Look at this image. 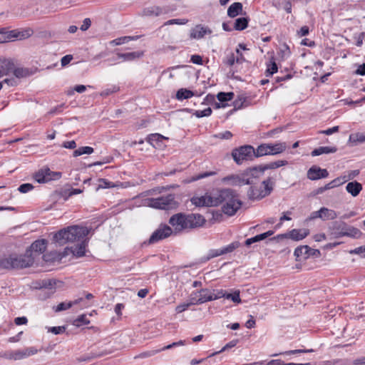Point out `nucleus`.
Masks as SVG:
<instances>
[{"mask_svg": "<svg viewBox=\"0 0 365 365\" xmlns=\"http://www.w3.org/2000/svg\"><path fill=\"white\" fill-rule=\"evenodd\" d=\"M217 205L224 203L222 207V212L228 215H234L242 206V201L238 199L237 193L230 188L222 189L218 191L216 196Z\"/></svg>", "mask_w": 365, "mask_h": 365, "instance_id": "nucleus-1", "label": "nucleus"}, {"mask_svg": "<svg viewBox=\"0 0 365 365\" xmlns=\"http://www.w3.org/2000/svg\"><path fill=\"white\" fill-rule=\"evenodd\" d=\"M89 230L82 226H70L55 233L53 240L60 246L68 242L82 241L88 235Z\"/></svg>", "mask_w": 365, "mask_h": 365, "instance_id": "nucleus-2", "label": "nucleus"}, {"mask_svg": "<svg viewBox=\"0 0 365 365\" xmlns=\"http://www.w3.org/2000/svg\"><path fill=\"white\" fill-rule=\"evenodd\" d=\"M34 256H31L30 251L23 255L11 254L0 258V268L5 269H19L29 267L34 262Z\"/></svg>", "mask_w": 365, "mask_h": 365, "instance_id": "nucleus-3", "label": "nucleus"}, {"mask_svg": "<svg viewBox=\"0 0 365 365\" xmlns=\"http://www.w3.org/2000/svg\"><path fill=\"white\" fill-rule=\"evenodd\" d=\"M247 197L250 200H259L270 195L274 185V180L272 177L263 180L259 186L256 184L250 185Z\"/></svg>", "mask_w": 365, "mask_h": 365, "instance_id": "nucleus-4", "label": "nucleus"}, {"mask_svg": "<svg viewBox=\"0 0 365 365\" xmlns=\"http://www.w3.org/2000/svg\"><path fill=\"white\" fill-rule=\"evenodd\" d=\"M232 157L237 165H242L245 161H252L257 156V149L250 145H245L235 148L232 150Z\"/></svg>", "mask_w": 365, "mask_h": 365, "instance_id": "nucleus-5", "label": "nucleus"}, {"mask_svg": "<svg viewBox=\"0 0 365 365\" xmlns=\"http://www.w3.org/2000/svg\"><path fill=\"white\" fill-rule=\"evenodd\" d=\"M34 31L27 28L22 30H8L6 28L0 29V43L9 42L15 39H25L30 37Z\"/></svg>", "mask_w": 365, "mask_h": 365, "instance_id": "nucleus-6", "label": "nucleus"}, {"mask_svg": "<svg viewBox=\"0 0 365 365\" xmlns=\"http://www.w3.org/2000/svg\"><path fill=\"white\" fill-rule=\"evenodd\" d=\"M148 205L150 207L160 210H173L178 207V202L175 200V195L168 194L156 198L148 200Z\"/></svg>", "mask_w": 365, "mask_h": 365, "instance_id": "nucleus-7", "label": "nucleus"}, {"mask_svg": "<svg viewBox=\"0 0 365 365\" xmlns=\"http://www.w3.org/2000/svg\"><path fill=\"white\" fill-rule=\"evenodd\" d=\"M287 148L285 143H263L257 148V156L274 155L283 153Z\"/></svg>", "mask_w": 365, "mask_h": 365, "instance_id": "nucleus-8", "label": "nucleus"}, {"mask_svg": "<svg viewBox=\"0 0 365 365\" xmlns=\"http://www.w3.org/2000/svg\"><path fill=\"white\" fill-rule=\"evenodd\" d=\"M261 165L247 168L242 173V182L244 185L257 184L258 179L264 175Z\"/></svg>", "mask_w": 365, "mask_h": 365, "instance_id": "nucleus-9", "label": "nucleus"}, {"mask_svg": "<svg viewBox=\"0 0 365 365\" xmlns=\"http://www.w3.org/2000/svg\"><path fill=\"white\" fill-rule=\"evenodd\" d=\"M173 234L172 228L164 224H161L159 227L155 230L150 235V238L144 242L145 245H152L163 240Z\"/></svg>", "mask_w": 365, "mask_h": 365, "instance_id": "nucleus-10", "label": "nucleus"}, {"mask_svg": "<svg viewBox=\"0 0 365 365\" xmlns=\"http://www.w3.org/2000/svg\"><path fill=\"white\" fill-rule=\"evenodd\" d=\"M61 178V173L51 171L48 168H43L36 173L35 180L39 183H44Z\"/></svg>", "mask_w": 365, "mask_h": 365, "instance_id": "nucleus-11", "label": "nucleus"}, {"mask_svg": "<svg viewBox=\"0 0 365 365\" xmlns=\"http://www.w3.org/2000/svg\"><path fill=\"white\" fill-rule=\"evenodd\" d=\"M240 244L239 242L235 241L230 245L222 247L220 249H212L210 250L207 256L205 257L206 260H210L214 257H217L232 252L235 250L240 247Z\"/></svg>", "mask_w": 365, "mask_h": 365, "instance_id": "nucleus-12", "label": "nucleus"}, {"mask_svg": "<svg viewBox=\"0 0 365 365\" xmlns=\"http://www.w3.org/2000/svg\"><path fill=\"white\" fill-rule=\"evenodd\" d=\"M186 214L178 212L170 217L169 224L174 227L176 232L187 230Z\"/></svg>", "mask_w": 365, "mask_h": 365, "instance_id": "nucleus-13", "label": "nucleus"}, {"mask_svg": "<svg viewBox=\"0 0 365 365\" xmlns=\"http://www.w3.org/2000/svg\"><path fill=\"white\" fill-rule=\"evenodd\" d=\"M187 230L195 229L202 227L205 223V217L200 214H186Z\"/></svg>", "mask_w": 365, "mask_h": 365, "instance_id": "nucleus-14", "label": "nucleus"}, {"mask_svg": "<svg viewBox=\"0 0 365 365\" xmlns=\"http://www.w3.org/2000/svg\"><path fill=\"white\" fill-rule=\"evenodd\" d=\"M185 344V341H183V340H180L177 342H173L170 344H168L167 346H164L160 349H152V350H149V351H144V352H142L140 353L139 355L136 356L135 358H148V357H150V356H153L155 354H157L158 353L162 351H165V350H167V349H172L173 347H176V346H182V345H184Z\"/></svg>", "mask_w": 365, "mask_h": 365, "instance_id": "nucleus-15", "label": "nucleus"}, {"mask_svg": "<svg viewBox=\"0 0 365 365\" xmlns=\"http://www.w3.org/2000/svg\"><path fill=\"white\" fill-rule=\"evenodd\" d=\"M309 235V231L307 230H298L293 229L287 233L278 235L277 238L278 239H284V238H290L295 241H299L303 240Z\"/></svg>", "mask_w": 365, "mask_h": 365, "instance_id": "nucleus-16", "label": "nucleus"}, {"mask_svg": "<svg viewBox=\"0 0 365 365\" xmlns=\"http://www.w3.org/2000/svg\"><path fill=\"white\" fill-rule=\"evenodd\" d=\"M307 175L308 179L317 180L327 178L329 172L327 169H322L319 166L313 165L308 170Z\"/></svg>", "mask_w": 365, "mask_h": 365, "instance_id": "nucleus-17", "label": "nucleus"}, {"mask_svg": "<svg viewBox=\"0 0 365 365\" xmlns=\"http://www.w3.org/2000/svg\"><path fill=\"white\" fill-rule=\"evenodd\" d=\"M329 230L330 231L331 238H339L344 236L343 233L346 232V224L344 222L335 221L331 223Z\"/></svg>", "mask_w": 365, "mask_h": 365, "instance_id": "nucleus-18", "label": "nucleus"}, {"mask_svg": "<svg viewBox=\"0 0 365 365\" xmlns=\"http://www.w3.org/2000/svg\"><path fill=\"white\" fill-rule=\"evenodd\" d=\"M319 253V250L310 248L307 245L297 247L294 250V256L297 260L307 259L309 256L314 255L315 252Z\"/></svg>", "mask_w": 365, "mask_h": 365, "instance_id": "nucleus-19", "label": "nucleus"}, {"mask_svg": "<svg viewBox=\"0 0 365 365\" xmlns=\"http://www.w3.org/2000/svg\"><path fill=\"white\" fill-rule=\"evenodd\" d=\"M86 246L87 243L86 240L83 239L82 241H80V244L71 247H66L64 252L66 254H68V252H69L76 257H81L85 255Z\"/></svg>", "mask_w": 365, "mask_h": 365, "instance_id": "nucleus-20", "label": "nucleus"}, {"mask_svg": "<svg viewBox=\"0 0 365 365\" xmlns=\"http://www.w3.org/2000/svg\"><path fill=\"white\" fill-rule=\"evenodd\" d=\"M169 13V9L167 6H151L146 7L143 9V14L146 16H158L163 14H167Z\"/></svg>", "mask_w": 365, "mask_h": 365, "instance_id": "nucleus-21", "label": "nucleus"}, {"mask_svg": "<svg viewBox=\"0 0 365 365\" xmlns=\"http://www.w3.org/2000/svg\"><path fill=\"white\" fill-rule=\"evenodd\" d=\"M192 202L197 207L217 206V202H216V197L212 195L195 197L192 200Z\"/></svg>", "mask_w": 365, "mask_h": 365, "instance_id": "nucleus-22", "label": "nucleus"}, {"mask_svg": "<svg viewBox=\"0 0 365 365\" xmlns=\"http://www.w3.org/2000/svg\"><path fill=\"white\" fill-rule=\"evenodd\" d=\"M46 246H47V240H44V239L37 240L34 241L30 246L29 249L26 250V251H30L31 256H33L34 252L39 255L45 252V250L46 249Z\"/></svg>", "mask_w": 365, "mask_h": 365, "instance_id": "nucleus-23", "label": "nucleus"}, {"mask_svg": "<svg viewBox=\"0 0 365 365\" xmlns=\"http://www.w3.org/2000/svg\"><path fill=\"white\" fill-rule=\"evenodd\" d=\"M212 31L201 24L195 26L190 31V38L200 39L203 38L206 34H210Z\"/></svg>", "mask_w": 365, "mask_h": 365, "instance_id": "nucleus-24", "label": "nucleus"}, {"mask_svg": "<svg viewBox=\"0 0 365 365\" xmlns=\"http://www.w3.org/2000/svg\"><path fill=\"white\" fill-rule=\"evenodd\" d=\"M200 294V297L196 300V302H192V304H202L207 302L213 301V293H212L207 289H201L198 291Z\"/></svg>", "mask_w": 365, "mask_h": 365, "instance_id": "nucleus-25", "label": "nucleus"}, {"mask_svg": "<svg viewBox=\"0 0 365 365\" xmlns=\"http://www.w3.org/2000/svg\"><path fill=\"white\" fill-rule=\"evenodd\" d=\"M365 143V133H354L349 135L348 144L350 146H356Z\"/></svg>", "mask_w": 365, "mask_h": 365, "instance_id": "nucleus-26", "label": "nucleus"}, {"mask_svg": "<svg viewBox=\"0 0 365 365\" xmlns=\"http://www.w3.org/2000/svg\"><path fill=\"white\" fill-rule=\"evenodd\" d=\"M143 55V52L142 51L117 53L118 58L121 59L123 61H133L137 58H140Z\"/></svg>", "mask_w": 365, "mask_h": 365, "instance_id": "nucleus-27", "label": "nucleus"}, {"mask_svg": "<svg viewBox=\"0 0 365 365\" xmlns=\"http://www.w3.org/2000/svg\"><path fill=\"white\" fill-rule=\"evenodd\" d=\"M0 357L11 359V360H21L23 359L21 350H9L0 353Z\"/></svg>", "mask_w": 365, "mask_h": 365, "instance_id": "nucleus-28", "label": "nucleus"}, {"mask_svg": "<svg viewBox=\"0 0 365 365\" xmlns=\"http://www.w3.org/2000/svg\"><path fill=\"white\" fill-rule=\"evenodd\" d=\"M346 190L353 197H356L362 190V185L357 181H352L346 185Z\"/></svg>", "mask_w": 365, "mask_h": 365, "instance_id": "nucleus-29", "label": "nucleus"}, {"mask_svg": "<svg viewBox=\"0 0 365 365\" xmlns=\"http://www.w3.org/2000/svg\"><path fill=\"white\" fill-rule=\"evenodd\" d=\"M272 235H274V231L273 230H269V231H267L266 232L257 235H256V236H255L253 237L248 238V239H247L245 240V245L246 246H250L252 243H255V242H259V241H261V240H264L266 238H267L268 237L272 236Z\"/></svg>", "mask_w": 365, "mask_h": 365, "instance_id": "nucleus-30", "label": "nucleus"}, {"mask_svg": "<svg viewBox=\"0 0 365 365\" xmlns=\"http://www.w3.org/2000/svg\"><path fill=\"white\" fill-rule=\"evenodd\" d=\"M242 11V4L240 2L232 4L227 9V16L230 18H235Z\"/></svg>", "mask_w": 365, "mask_h": 365, "instance_id": "nucleus-31", "label": "nucleus"}, {"mask_svg": "<svg viewBox=\"0 0 365 365\" xmlns=\"http://www.w3.org/2000/svg\"><path fill=\"white\" fill-rule=\"evenodd\" d=\"M242 173L240 175H231L222 178V182L232 185H244L242 182Z\"/></svg>", "mask_w": 365, "mask_h": 365, "instance_id": "nucleus-32", "label": "nucleus"}, {"mask_svg": "<svg viewBox=\"0 0 365 365\" xmlns=\"http://www.w3.org/2000/svg\"><path fill=\"white\" fill-rule=\"evenodd\" d=\"M336 150L337 148L336 147L321 146L314 149L311 155L312 156H319L322 154L334 153L336 152Z\"/></svg>", "mask_w": 365, "mask_h": 365, "instance_id": "nucleus-33", "label": "nucleus"}, {"mask_svg": "<svg viewBox=\"0 0 365 365\" xmlns=\"http://www.w3.org/2000/svg\"><path fill=\"white\" fill-rule=\"evenodd\" d=\"M320 212L322 215L321 220L323 221L334 220L337 217V213L336 211L328 209L325 207L320 208Z\"/></svg>", "mask_w": 365, "mask_h": 365, "instance_id": "nucleus-34", "label": "nucleus"}, {"mask_svg": "<svg viewBox=\"0 0 365 365\" xmlns=\"http://www.w3.org/2000/svg\"><path fill=\"white\" fill-rule=\"evenodd\" d=\"M81 301H83V298H79L78 299H76L73 302H63L58 304L56 307H55L53 309L56 312H59L61 311H64L66 309H68L74 304H79Z\"/></svg>", "mask_w": 365, "mask_h": 365, "instance_id": "nucleus-35", "label": "nucleus"}, {"mask_svg": "<svg viewBox=\"0 0 365 365\" xmlns=\"http://www.w3.org/2000/svg\"><path fill=\"white\" fill-rule=\"evenodd\" d=\"M249 19L247 17H240L237 19L233 25V28L237 31H242L248 26Z\"/></svg>", "mask_w": 365, "mask_h": 365, "instance_id": "nucleus-36", "label": "nucleus"}, {"mask_svg": "<svg viewBox=\"0 0 365 365\" xmlns=\"http://www.w3.org/2000/svg\"><path fill=\"white\" fill-rule=\"evenodd\" d=\"M278 71L277 65L275 62L274 58L272 57L268 63H267V69L265 71V76L267 77L272 76Z\"/></svg>", "mask_w": 365, "mask_h": 365, "instance_id": "nucleus-37", "label": "nucleus"}, {"mask_svg": "<svg viewBox=\"0 0 365 365\" xmlns=\"http://www.w3.org/2000/svg\"><path fill=\"white\" fill-rule=\"evenodd\" d=\"M194 96V93L187 88H180L176 93V98L179 101L188 99Z\"/></svg>", "mask_w": 365, "mask_h": 365, "instance_id": "nucleus-38", "label": "nucleus"}, {"mask_svg": "<svg viewBox=\"0 0 365 365\" xmlns=\"http://www.w3.org/2000/svg\"><path fill=\"white\" fill-rule=\"evenodd\" d=\"M0 66L8 75L9 73L13 72L15 64L11 59H4L1 61Z\"/></svg>", "mask_w": 365, "mask_h": 365, "instance_id": "nucleus-39", "label": "nucleus"}, {"mask_svg": "<svg viewBox=\"0 0 365 365\" xmlns=\"http://www.w3.org/2000/svg\"><path fill=\"white\" fill-rule=\"evenodd\" d=\"M165 137L159 133H153L148 136L147 141L153 146L158 145V143L162 142Z\"/></svg>", "mask_w": 365, "mask_h": 365, "instance_id": "nucleus-40", "label": "nucleus"}, {"mask_svg": "<svg viewBox=\"0 0 365 365\" xmlns=\"http://www.w3.org/2000/svg\"><path fill=\"white\" fill-rule=\"evenodd\" d=\"M234 96L235 94L233 92H219L217 95V98L220 103H223L232 101Z\"/></svg>", "mask_w": 365, "mask_h": 365, "instance_id": "nucleus-41", "label": "nucleus"}, {"mask_svg": "<svg viewBox=\"0 0 365 365\" xmlns=\"http://www.w3.org/2000/svg\"><path fill=\"white\" fill-rule=\"evenodd\" d=\"M94 151L93 148L90 146H83L80 147L78 149L73 151V157H78L82 155L83 154H91Z\"/></svg>", "mask_w": 365, "mask_h": 365, "instance_id": "nucleus-42", "label": "nucleus"}, {"mask_svg": "<svg viewBox=\"0 0 365 365\" xmlns=\"http://www.w3.org/2000/svg\"><path fill=\"white\" fill-rule=\"evenodd\" d=\"M343 234L344 235V236L357 238L359 237L361 232L359 229L356 227L346 226V232Z\"/></svg>", "mask_w": 365, "mask_h": 365, "instance_id": "nucleus-43", "label": "nucleus"}, {"mask_svg": "<svg viewBox=\"0 0 365 365\" xmlns=\"http://www.w3.org/2000/svg\"><path fill=\"white\" fill-rule=\"evenodd\" d=\"M90 323L89 319L87 318L86 314H81L76 318L73 324L76 327H80L81 325H87Z\"/></svg>", "mask_w": 365, "mask_h": 365, "instance_id": "nucleus-44", "label": "nucleus"}, {"mask_svg": "<svg viewBox=\"0 0 365 365\" xmlns=\"http://www.w3.org/2000/svg\"><path fill=\"white\" fill-rule=\"evenodd\" d=\"M313 351H314L313 349H294V350L287 351L281 353V354H272V356H277L279 354L294 355V354H297L309 353V352H313Z\"/></svg>", "mask_w": 365, "mask_h": 365, "instance_id": "nucleus-45", "label": "nucleus"}, {"mask_svg": "<svg viewBox=\"0 0 365 365\" xmlns=\"http://www.w3.org/2000/svg\"><path fill=\"white\" fill-rule=\"evenodd\" d=\"M240 294V292L239 290H235L233 293H227V294H225V299H230L235 303L240 304L241 303Z\"/></svg>", "mask_w": 365, "mask_h": 365, "instance_id": "nucleus-46", "label": "nucleus"}, {"mask_svg": "<svg viewBox=\"0 0 365 365\" xmlns=\"http://www.w3.org/2000/svg\"><path fill=\"white\" fill-rule=\"evenodd\" d=\"M135 39V37H131V36H123L120 38H117L114 40H113L110 43L112 45L118 46L123 43H128L130 40Z\"/></svg>", "mask_w": 365, "mask_h": 365, "instance_id": "nucleus-47", "label": "nucleus"}, {"mask_svg": "<svg viewBox=\"0 0 365 365\" xmlns=\"http://www.w3.org/2000/svg\"><path fill=\"white\" fill-rule=\"evenodd\" d=\"M215 175H216V172H213V171L203 172L200 174L194 175L192 178V179L190 180H189V182H194V181H196V180H198L200 179H203V178H207L209 176Z\"/></svg>", "mask_w": 365, "mask_h": 365, "instance_id": "nucleus-48", "label": "nucleus"}, {"mask_svg": "<svg viewBox=\"0 0 365 365\" xmlns=\"http://www.w3.org/2000/svg\"><path fill=\"white\" fill-rule=\"evenodd\" d=\"M267 365H312V364L311 363L302 364V363H293V362L285 363L281 360H271L270 361H269L267 363Z\"/></svg>", "mask_w": 365, "mask_h": 365, "instance_id": "nucleus-49", "label": "nucleus"}, {"mask_svg": "<svg viewBox=\"0 0 365 365\" xmlns=\"http://www.w3.org/2000/svg\"><path fill=\"white\" fill-rule=\"evenodd\" d=\"M107 353L101 352V353H96V352H91L89 355L82 356L79 359V361H91L93 359L98 358L103 356H105Z\"/></svg>", "mask_w": 365, "mask_h": 365, "instance_id": "nucleus-50", "label": "nucleus"}, {"mask_svg": "<svg viewBox=\"0 0 365 365\" xmlns=\"http://www.w3.org/2000/svg\"><path fill=\"white\" fill-rule=\"evenodd\" d=\"M245 103H246V98L243 96H239L237 99H236L234 101L233 105H234L235 109H240V108H242L243 106H247L245 104Z\"/></svg>", "mask_w": 365, "mask_h": 365, "instance_id": "nucleus-51", "label": "nucleus"}, {"mask_svg": "<svg viewBox=\"0 0 365 365\" xmlns=\"http://www.w3.org/2000/svg\"><path fill=\"white\" fill-rule=\"evenodd\" d=\"M212 110L210 108H207L202 110H196L195 112L194 115L197 118L208 117L212 114Z\"/></svg>", "mask_w": 365, "mask_h": 365, "instance_id": "nucleus-52", "label": "nucleus"}, {"mask_svg": "<svg viewBox=\"0 0 365 365\" xmlns=\"http://www.w3.org/2000/svg\"><path fill=\"white\" fill-rule=\"evenodd\" d=\"M28 70L23 68H14L13 71L14 75L19 78L26 76L28 75Z\"/></svg>", "mask_w": 365, "mask_h": 365, "instance_id": "nucleus-53", "label": "nucleus"}, {"mask_svg": "<svg viewBox=\"0 0 365 365\" xmlns=\"http://www.w3.org/2000/svg\"><path fill=\"white\" fill-rule=\"evenodd\" d=\"M187 21H188V20L185 19H170V20H168L166 22H165L164 26L173 25V24L184 25V24H187Z\"/></svg>", "mask_w": 365, "mask_h": 365, "instance_id": "nucleus-54", "label": "nucleus"}, {"mask_svg": "<svg viewBox=\"0 0 365 365\" xmlns=\"http://www.w3.org/2000/svg\"><path fill=\"white\" fill-rule=\"evenodd\" d=\"M48 331L51 332L53 334H60L65 332L66 327L65 326L51 327H47Z\"/></svg>", "mask_w": 365, "mask_h": 365, "instance_id": "nucleus-55", "label": "nucleus"}, {"mask_svg": "<svg viewBox=\"0 0 365 365\" xmlns=\"http://www.w3.org/2000/svg\"><path fill=\"white\" fill-rule=\"evenodd\" d=\"M351 255H358L361 257L365 258V245L351 250L349 252Z\"/></svg>", "mask_w": 365, "mask_h": 365, "instance_id": "nucleus-56", "label": "nucleus"}, {"mask_svg": "<svg viewBox=\"0 0 365 365\" xmlns=\"http://www.w3.org/2000/svg\"><path fill=\"white\" fill-rule=\"evenodd\" d=\"M23 359L26 358L28 356L36 354L38 352V350L34 347H29L21 350Z\"/></svg>", "mask_w": 365, "mask_h": 365, "instance_id": "nucleus-57", "label": "nucleus"}, {"mask_svg": "<svg viewBox=\"0 0 365 365\" xmlns=\"http://www.w3.org/2000/svg\"><path fill=\"white\" fill-rule=\"evenodd\" d=\"M119 91V87L116 86H112L110 88H106L101 92L102 96H108L109 95L115 93Z\"/></svg>", "mask_w": 365, "mask_h": 365, "instance_id": "nucleus-58", "label": "nucleus"}, {"mask_svg": "<svg viewBox=\"0 0 365 365\" xmlns=\"http://www.w3.org/2000/svg\"><path fill=\"white\" fill-rule=\"evenodd\" d=\"M34 186L31 183H24L18 187V190L21 193H26L33 190Z\"/></svg>", "mask_w": 365, "mask_h": 365, "instance_id": "nucleus-59", "label": "nucleus"}, {"mask_svg": "<svg viewBox=\"0 0 365 365\" xmlns=\"http://www.w3.org/2000/svg\"><path fill=\"white\" fill-rule=\"evenodd\" d=\"M235 62L236 57L235 56V54L233 53H231L230 55H228L226 59L224 61V63L230 66H233Z\"/></svg>", "mask_w": 365, "mask_h": 365, "instance_id": "nucleus-60", "label": "nucleus"}, {"mask_svg": "<svg viewBox=\"0 0 365 365\" xmlns=\"http://www.w3.org/2000/svg\"><path fill=\"white\" fill-rule=\"evenodd\" d=\"M339 129V127L338 125H336V126H334L331 128H328L327 130H320L319 133H322V134H325V135H329L334 133L338 132Z\"/></svg>", "mask_w": 365, "mask_h": 365, "instance_id": "nucleus-61", "label": "nucleus"}, {"mask_svg": "<svg viewBox=\"0 0 365 365\" xmlns=\"http://www.w3.org/2000/svg\"><path fill=\"white\" fill-rule=\"evenodd\" d=\"M192 304H192V302H190V303L181 304L176 307L175 311L178 314L181 313V312L185 311L190 305H192Z\"/></svg>", "mask_w": 365, "mask_h": 365, "instance_id": "nucleus-62", "label": "nucleus"}, {"mask_svg": "<svg viewBox=\"0 0 365 365\" xmlns=\"http://www.w3.org/2000/svg\"><path fill=\"white\" fill-rule=\"evenodd\" d=\"M190 61L192 63L197 64V65H202L203 63L202 56L200 55H197V54L192 55L191 56Z\"/></svg>", "mask_w": 365, "mask_h": 365, "instance_id": "nucleus-63", "label": "nucleus"}, {"mask_svg": "<svg viewBox=\"0 0 365 365\" xmlns=\"http://www.w3.org/2000/svg\"><path fill=\"white\" fill-rule=\"evenodd\" d=\"M91 25V21L89 18H86L83 24L81 26L80 29L83 31H87Z\"/></svg>", "mask_w": 365, "mask_h": 365, "instance_id": "nucleus-64", "label": "nucleus"}]
</instances>
